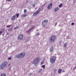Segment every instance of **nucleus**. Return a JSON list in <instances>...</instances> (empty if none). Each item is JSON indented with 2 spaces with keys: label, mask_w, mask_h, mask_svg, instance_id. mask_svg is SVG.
<instances>
[{
  "label": "nucleus",
  "mask_w": 76,
  "mask_h": 76,
  "mask_svg": "<svg viewBox=\"0 0 76 76\" xmlns=\"http://www.w3.org/2000/svg\"><path fill=\"white\" fill-rule=\"evenodd\" d=\"M39 57H36L33 60V63L34 64H38L39 63Z\"/></svg>",
  "instance_id": "obj_2"
},
{
  "label": "nucleus",
  "mask_w": 76,
  "mask_h": 76,
  "mask_svg": "<svg viewBox=\"0 0 76 76\" xmlns=\"http://www.w3.org/2000/svg\"><path fill=\"white\" fill-rule=\"evenodd\" d=\"M27 12H28V11H27L25 9L24 10V13H27Z\"/></svg>",
  "instance_id": "obj_20"
},
{
  "label": "nucleus",
  "mask_w": 76,
  "mask_h": 76,
  "mask_svg": "<svg viewBox=\"0 0 76 76\" xmlns=\"http://www.w3.org/2000/svg\"><path fill=\"white\" fill-rule=\"evenodd\" d=\"M8 64V62L6 61L3 62L0 65V69L3 70L4 69V68L7 66Z\"/></svg>",
  "instance_id": "obj_1"
},
{
  "label": "nucleus",
  "mask_w": 76,
  "mask_h": 76,
  "mask_svg": "<svg viewBox=\"0 0 76 76\" xmlns=\"http://www.w3.org/2000/svg\"><path fill=\"white\" fill-rule=\"evenodd\" d=\"M40 70H41V71H42V69H40L39 70V72H40Z\"/></svg>",
  "instance_id": "obj_34"
},
{
  "label": "nucleus",
  "mask_w": 76,
  "mask_h": 76,
  "mask_svg": "<svg viewBox=\"0 0 76 76\" xmlns=\"http://www.w3.org/2000/svg\"><path fill=\"white\" fill-rule=\"evenodd\" d=\"M63 6V4H60L59 5V7L60 8V7H62Z\"/></svg>",
  "instance_id": "obj_19"
},
{
  "label": "nucleus",
  "mask_w": 76,
  "mask_h": 76,
  "mask_svg": "<svg viewBox=\"0 0 76 76\" xmlns=\"http://www.w3.org/2000/svg\"><path fill=\"white\" fill-rule=\"evenodd\" d=\"M34 28H35V26H33V27H31L29 30L26 31V33H28V32H29L30 31H31V30H32V29H34Z\"/></svg>",
  "instance_id": "obj_9"
},
{
  "label": "nucleus",
  "mask_w": 76,
  "mask_h": 76,
  "mask_svg": "<svg viewBox=\"0 0 76 76\" xmlns=\"http://www.w3.org/2000/svg\"><path fill=\"white\" fill-rule=\"evenodd\" d=\"M32 73L29 74L30 76H31V75H32Z\"/></svg>",
  "instance_id": "obj_35"
},
{
  "label": "nucleus",
  "mask_w": 76,
  "mask_h": 76,
  "mask_svg": "<svg viewBox=\"0 0 76 76\" xmlns=\"http://www.w3.org/2000/svg\"><path fill=\"white\" fill-rule=\"evenodd\" d=\"M52 7H53V4H52V3H51L48 5V9L50 10V9H51L52 8Z\"/></svg>",
  "instance_id": "obj_7"
},
{
  "label": "nucleus",
  "mask_w": 76,
  "mask_h": 76,
  "mask_svg": "<svg viewBox=\"0 0 76 76\" xmlns=\"http://www.w3.org/2000/svg\"><path fill=\"white\" fill-rule=\"evenodd\" d=\"M75 0V1H76V0Z\"/></svg>",
  "instance_id": "obj_40"
},
{
  "label": "nucleus",
  "mask_w": 76,
  "mask_h": 76,
  "mask_svg": "<svg viewBox=\"0 0 76 76\" xmlns=\"http://www.w3.org/2000/svg\"><path fill=\"white\" fill-rule=\"evenodd\" d=\"M35 7V4H34V5H32V7Z\"/></svg>",
  "instance_id": "obj_30"
},
{
  "label": "nucleus",
  "mask_w": 76,
  "mask_h": 76,
  "mask_svg": "<svg viewBox=\"0 0 76 76\" xmlns=\"http://www.w3.org/2000/svg\"><path fill=\"white\" fill-rule=\"evenodd\" d=\"M21 16L22 17H26V16H27V15L26 14H22Z\"/></svg>",
  "instance_id": "obj_15"
},
{
  "label": "nucleus",
  "mask_w": 76,
  "mask_h": 76,
  "mask_svg": "<svg viewBox=\"0 0 76 76\" xmlns=\"http://www.w3.org/2000/svg\"><path fill=\"white\" fill-rule=\"evenodd\" d=\"M6 1H8V2H9V1L10 2L11 1V0H6Z\"/></svg>",
  "instance_id": "obj_29"
},
{
  "label": "nucleus",
  "mask_w": 76,
  "mask_h": 76,
  "mask_svg": "<svg viewBox=\"0 0 76 76\" xmlns=\"http://www.w3.org/2000/svg\"><path fill=\"white\" fill-rule=\"evenodd\" d=\"M20 55L21 56V58H23L25 56V52H22L20 53Z\"/></svg>",
  "instance_id": "obj_8"
},
{
  "label": "nucleus",
  "mask_w": 76,
  "mask_h": 76,
  "mask_svg": "<svg viewBox=\"0 0 76 76\" xmlns=\"http://www.w3.org/2000/svg\"><path fill=\"white\" fill-rule=\"evenodd\" d=\"M12 26V25H10V26L7 25V28H10V26Z\"/></svg>",
  "instance_id": "obj_27"
},
{
  "label": "nucleus",
  "mask_w": 76,
  "mask_h": 76,
  "mask_svg": "<svg viewBox=\"0 0 76 76\" xmlns=\"http://www.w3.org/2000/svg\"><path fill=\"white\" fill-rule=\"evenodd\" d=\"M10 64L8 65V66H10Z\"/></svg>",
  "instance_id": "obj_37"
},
{
  "label": "nucleus",
  "mask_w": 76,
  "mask_h": 76,
  "mask_svg": "<svg viewBox=\"0 0 76 76\" xmlns=\"http://www.w3.org/2000/svg\"><path fill=\"white\" fill-rule=\"evenodd\" d=\"M61 71H62V69H59L58 70V73H61Z\"/></svg>",
  "instance_id": "obj_16"
},
{
  "label": "nucleus",
  "mask_w": 76,
  "mask_h": 76,
  "mask_svg": "<svg viewBox=\"0 0 76 76\" xmlns=\"http://www.w3.org/2000/svg\"><path fill=\"white\" fill-rule=\"evenodd\" d=\"M16 15L17 18H18V17H19V13H17V14H15V16H16Z\"/></svg>",
  "instance_id": "obj_21"
},
{
  "label": "nucleus",
  "mask_w": 76,
  "mask_h": 76,
  "mask_svg": "<svg viewBox=\"0 0 76 76\" xmlns=\"http://www.w3.org/2000/svg\"><path fill=\"white\" fill-rule=\"evenodd\" d=\"M75 24V23H72L71 24V25L72 26L74 25V24Z\"/></svg>",
  "instance_id": "obj_31"
},
{
  "label": "nucleus",
  "mask_w": 76,
  "mask_h": 76,
  "mask_svg": "<svg viewBox=\"0 0 76 76\" xmlns=\"http://www.w3.org/2000/svg\"><path fill=\"white\" fill-rule=\"evenodd\" d=\"M41 67L44 68V69H45V65H43L41 66Z\"/></svg>",
  "instance_id": "obj_23"
},
{
  "label": "nucleus",
  "mask_w": 76,
  "mask_h": 76,
  "mask_svg": "<svg viewBox=\"0 0 76 76\" xmlns=\"http://www.w3.org/2000/svg\"><path fill=\"white\" fill-rule=\"evenodd\" d=\"M12 56H10V57L9 58H8V60H11V59H12Z\"/></svg>",
  "instance_id": "obj_26"
},
{
  "label": "nucleus",
  "mask_w": 76,
  "mask_h": 76,
  "mask_svg": "<svg viewBox=\"0 0 76 76\" xmlns=\"http://www.w3.org/2000/svg\"><path fill=\"white\" fill-rule=\"evenodd\" d=\"M56 36L53 35L49 39L50 42H54L55 41V40H56Z\"/></svg>",
  "instance_id": "obj_3"
},
{
  "label": "nucleus",
  "mask_w": 76,
  "mask_h": 76,
  "mask_svg": "<svg viewBox=\"0 0 76 76\" xmlns=\"http://www.w3.org/2000/svg\"><path fill=\"white\" fill-rule=\"evenodd\" d=\"M53 51H54V48L53 47H51L50 49V51L51 53H53Z\"/></svg>",
  "instance_id": "obj_13"
},
{
  "label": "nucleus",
  "mask_w": 76,
  "mask_h": 76,
  "mask_svg": "<svg viewBox=\"0 0 76 76\" xmlns=\"http://www.w3.org/2000/svg\"><path fill=\"white\" fill-rule=\"evenodd\" d=\"M67 43H65V44L64 45V47H67Z\"/></svg>",
  "instance_id": "obj_18"
},
{
  "label": "nucleus",
  "mask_w": 76,
  "mask_h": 76,
  "mask_svg": "<svg viewBox=\"0 0 76 76\" xmlns=\"http://www.w3.org/2000/svg\"><path fill=\"white\" fill-rule=\"evenodd\" d=\"M16 15H14L11 18V20H12V21H14L15 20V19L16 18Z\"/></svg>",
  "instance_id": "obj_10"
},
{
  "label": "nucleus",
  "mask_w": 76,
  "mask_h": 76,
  "mask_svg": "<svg viewBox=\"0 0 76 76\" xmlns=\"http://www.w3.org/2000/svg\"><path fill=\"white\" fill-rule=\"evenodd\" d=\"M44 61H42L40 63L41 64H44Z\"/></svg>",
  "instance_id": "obj_24"
},
{
  "label": "nucleus",
  "mask_w": 76,
  "mask_h": 76,
  "mask_svg": "<svg viewBox=\"0 0 76 76\" xmlns=\"http://www.w3.org/2000/svg\"><path fill=\"white\" fill-rule=\"evenodd\" d=\"M16 57L18 58H21V56H20V54H19L18 55H17L15 56Z\"/></svg>",
  "instance_id": "obj_11"
},
{
  "label": "nucleus",
  "mask_w": 76,
  "mask_h": 76,
  "mask_svg": "<svg viewBox=\"0 0 76 76\" xmlns=\"http://www.w3.org/2000/svg\"><path fill=\"white\" fill-rule=\"evenodd\" d=\"M19 28V26H17L15 27L14 28V29H18Z\"/></svg>",
  "instance_id": "obj_25"
},
{
  "label": "nucleus",
  "mask_w": 76,
  "mask_h": 76,
  "mask_svg": "<svg viewBox=\"0 0 76 76\" xmlns=\"http://www.w3.org/2000/svg\"><path fill=\"white\" fill-rule=\"evenodd\" d=\"M76 66H75L74 67V69H73V70H75V69H76Z\"/></svg>",
  "instance_id": "obj_33"
},
{
  "label": "nucleus",
  "mask_w": 76,
  "mask_h": 76,
  "mask_svg": "<svg viewBox=\"0 0 76 76\" xmlns=\"http://www.w3.org/2000/svg\"><path fill=\"white\" fill-rule=\"evenodd\" d=\"M36 35H37V36H39V33H37Z\"/></svg>",
  "instance_id": "obj_28"
},
{
  "label": "nucleus",
  "mask_w": 76,
  "mask_h": 76,
  "mask_svg": "<svg viewBox=\"0 0 76 76\" xmlns=\"http://www.w3.org/2000/svg\"><path fill=\"white\" fill-rule=\"evenodd\" d=\"M62 72H65V71H64V70H63Z\"/></svg>",
  "instance_id": "obj_36"
},
{
  "label": "nucleus",
  "mask_w": 76,
  "mask_h": 76,
  "mask_svg": "<svg viewBox=\"0 0 76 76\" xmlns=\"http://www.w3.org/2000/svg\"><path fill=\"white\" fill-rule=\"evenodd\" d=\"M57 23H56V25H57Z\"/></svg>",
  "instance_id": "obj_38"
},
{
  "label": "nucleus",
  "mask_w": 76,
  "mask_h": 76,
  "mask_svg": "<svg viewBox=\"0 0 76 76\" xmlns=\"http://www.w3.org/2000/svg\"><path fill=\"white\" fill-rule=\"evenodd\" d=\"M18 39L19 41H21V40H22V39H23V34H21L19 35L18 37Z\"/></svg>",
  "instance_id": "obj_6"
},
{
  "label": "nucleus",
  "mask_w": 76,
  "mask_h": 76,
  "mask_svg": "<svg viewBox=\"0 0 76 76\" xmlns=\"http://www.w3.org/2000/svg\"><path fill=\"white\" fill-rule=\"evenodd\" d=\"M3 33V31H0V34H1Z\"/></svg>",
  "instance_id": "obj_32"
},
{
  "label": "nucleus",
  "mask_w": 76,
  "mask_h": 76,
  "mask_svg": "<svg viewBox=\"0 0 76 76\" xmlns=\"http://www.w3.org/2000/svg\"><path fill=\"white\" fill-rule=\"evenodd\" d=\"M28 1H27V2H28Z\"/></svg>",
  "instance_id": "obj_39"
},
{
  "label": "nucleus",
  "mask_w": 76,
  "mask_h": 76,
  "mask_svg": "<svg viewBox=\"0 0 76 76\" xmlns=\"http://www.w3.org/2000/svg\"><path fill=\"white\" fill-rule=\"evenodd\" d=\"M48 20H45L44 21H43L42 23V25H43V28H45L46 26L45 25L47 24V23L48 22Z\"/></svg>",
  "instance_id": "obj_5"
},
{
  "label": "nucleus",
  "mask_w": 76,
  "mask_h": 76,
  "mask_svg": "<svg viewBox=\"0 0 76 76\" xmlns=\"http://www.w3.org/2000/svg\"><path fill=\"white\" fill-rule=\"evenodd\" d=\"M6 74L5 73H2L1 75V76H6Z\"/></svg>",
  "instance_id": "obj_22"
},
{
  "label": "nucleus",
  "mask_w": 76,
  "mask_h": 76,
  "mask_svg": "<svg viewBox=\"0 0 76 76\" xmlns=\"http://www.w3.org/2000/svg\"><path fill=\"white\" fill-rule=\"evenodd\" d=\"M55 70H56V69H55Z\"/></svg>",
  "instance_id": "obj_41"
},
{
  "label": "nucleus",
  "mask_w": 76,
  "mask_h": 76,
  "mask_svg": "<svg viewBox=\"0 0 76 76\" xmlns=\"http://www.w3.org/2000/svg\"><path fill=\"white\" fill-rule=\"evenodd\" d=\"M41 8H39L38 10L37 11V13H39L41 11Z\"/></svg>",
  "instance_id": "obj_17"
},
{
  "label": "nucleus",
  "mask_w": 76,
  "mask_h": 76,
  "mask_svg": "<svg viewBox=\"0 0 76 76\" xmlns=\"http://www.w3.org/2000/svg\"><path fill=\"white\" fill-rule=\"evenodd\" d=\"M56 57L53 56L50 58V61L52 64H54L56 62Z\"/></svg>",
  "instance_id": "obj_4"
},
{
  "label": "nucleus",
  "mask_w": 76,
  "mask_h": 76,
  "mask_svg": "<svg viewBox=\"0 0 76 76\" xmlns=\"http://www.w3.org/2000/svg\"><path fill=\"white\" fill-rule=\"evenodd\" d=\"M59 10V8L58 7H56L54 9V12H57L58 10Z\"/></svg>",
  "instance_id": "obj_12"
},
{
  "label": "nucleus",
  "mask_w": 76,
  "mask_h": 76,
  "mask_svg": "<svg viewBox=\"0 0 76 76\" xmlns=\"http://www.w3.org/2000/svg\"><path fill=\"white\" fill-rule=\"evenodd\" d=\"M38 13L37 12H36L33 14V16H37V15H38Z\"/></svg>",
  "instance_id": "obj_14"
}]
</instances>
